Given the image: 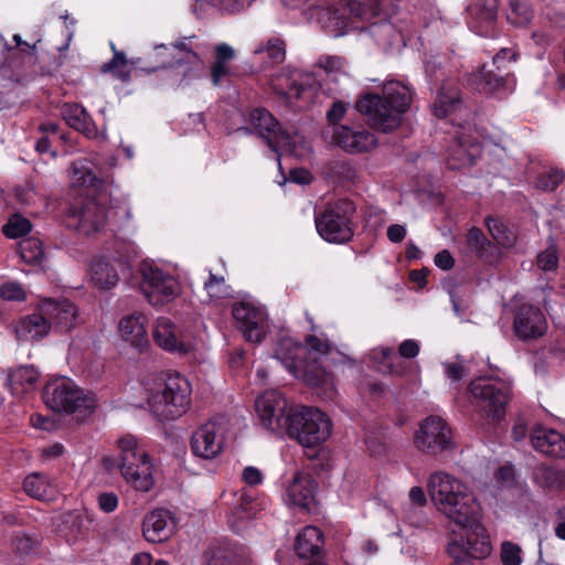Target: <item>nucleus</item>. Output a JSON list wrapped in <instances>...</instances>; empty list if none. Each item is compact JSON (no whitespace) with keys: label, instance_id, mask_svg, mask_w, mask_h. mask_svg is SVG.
I'll return each instance as SVG.
<instances>
[{"label":"nucleus","instance_id":"nucleus-24","mask_svg":"<svg viewBox=\"0 0 565 565\" xmlns=\"http://www.w3.org/2000/svg\"><path fill=\"white\" fill-rule=\"evenodd\" d=\"M469 85L483 95H493L512 90L513 78L509 75L493 73V71L481 70L470 75Z\"/></svg>","mask_w":565,"mask_h":565},{"label":"nucleus","instance_id":"nucleus-31","mask_svg":"<svg viewBox=\"0 0 565 565\" xmlns=\"http://www.w3.org/2000/svg\"><path fill=\"white\" fill-rule=\"evenodd\" d=\"M323 546V534L317 526H305L297 535L295 551L300 558L318 555Z\"/></svg>","mask_w":565,"mask_h":565},{"label":"nucleus","instance_id":"nucleus-61","mask_svg":"<svg viewBox=\"0 0 565 565\" xmlns=\"http://www.w3.org/2000/svg\"><path fill=\"white\" fill-rule=\"evenodd\" d=\"M443 366L447 379L452 382H459L467 375V370L460 362H445Z\"/></svg>","mask_w":565,"mask_h":565},{"label":"nucleus","instance_id":"nucleus-23","mask_svg":"<svg viewBox=\"0 0 565 565\" xmlns=\"http://www.w3.org/2000/svg\"><path fill=\"white\" fill-rule=\"evenodd\" d=\"M20 342H34L44 339L51 331V323L38 308L36 311L19 318L12 326Z\"/></svg>","mask_w":565,"mask_h":565},{"label":"nucleus","instance_id":"nucleus-60","mask_svg":"<svg viewBox=\"0 0 565 565\" xmlns=\"http://www.w3.org/2000/svg\"><path fill=\"white\" fill-rule=\"evenodd\" d=\"M470 10H475L477 13H486V22L491 19H497L498 15V0H473L469 4Z\"/></svg>","mask_w":565,"mask_h":565},{"label":"nucleus","instance_id":"nucleus-2","mask_svg":"<svg viewBox=\"0 0 565 565\" xmlns=\"http://www.w3.org/2000/svg\"><path fill=\"white\" fill-rule=\"evenodd\" d=\"M427 492L435 509L450 523L480 529L481 504L463 480L443 470L435 471L428 477Z\"/></svg>","mask_w":565,"mask_h":565},{"label":"nucleus","instance_id":"nucleus-12","mask_svg":"<svg viewBox=\"0 0 565 565\" xmlns=\"http://www.w3.org/2000/svg\"><path fill=\"white\" fill-rule=\"evenodd\" d=\"M296 408L276 390L264 392L255 401V411L262 426L276 434L287 431Z\"/></svg>","mask_w":565,"mask_h":565},{"label":"nucleus","instance_id":"nucleus-50","mask_svg":"<svg viewBox=\"0 0 565 565\" xmlns=\"http://www.w3.org/2000/svg\"><path fill=\"white\" fill-rule=\"evenodd\" d=\"M533 17V11L526 2L520 0L510 1L508 21L515 26L526 25Z\"/></svg>","mask_w":565,"mask_h":565},{"label":"nucleus","instance_id":"nucleus-54","mask_svg":"<svg viewBox=\"0 0 565 565\" xmlns=\"http://www.w3.org/2000/svg\"><path fill=\"white\" fill-rule=\"evenodd\" d=\"M254 0H198V6L203 8L205 3L212 4L227 12H237L250 6Z\"/></svg>","mask_w":565,"mask_h":565},{"label":"nucleus","instance_id":"nucleus-6","mask_svg":"<svg viewBox=\"0 0 565 565\" xmlns=\"http://www.w3.org/2000/svg\"><path fill=\"white\" fill-rule=\"evenodd\" d=\"M117 448L118 468L124 480L136 491L152 490L156 466L146 448L131 435L121 437Z\"/></svg>","mask_w":565,"mask_h":565},{"label":"nucleus","instance_id":"nucleus-64","mask_svg":"<svg viewBox=\"0 0 565 565\" xmlns=\"http://www.w3.org/2000/svg\"><path fill=\"white\" fill-rule=\"evenodd\" d=\"M448 554L452 557V562L449 565H471L470 557L463 554L457 543L448 546Z\"/></svg>","mask_w":565,"mask_h":565},{"label":"nucleus","instance_id":"nucleus-9","mask_svg":"<svg viewBox=\"0 0 565 565\" xmlns=\"http://www.w3.org/2000/svg\"><path fill=\"white\" fill-rule=\"evenodd\" d=\"M469 392L472 402L486 417L493 423L504 417L511 393L509 382L499 377L481 376L470 382Z\"/></svg>","mask_w":565,"mask_h":565},{"label":"nucleus","instance_id":"nucleus-56","mask_svg":"<svg viewBox=\"0 0 565 565\" xmlns=\"http://www.w3.org/2000/svg\"><path fill=\"white\" fill-rule=\"evenodd\" d=\"M564 172L558 170L548 171L539 177L536 186L545 191H554L564 181Z\"/></svg>","mask_w":565,"mask_h":565},{"label":"nucleus","instance_id":"nucleus-17","mask_svg":"<svg viewBox=\"0 0 565 565\" xmlns=\"http://www.w3.org/2000/svg\"><path fill=\"white\" fill-rule=\"evenodd\" d=\"M237 328L249 342H260L268 329V318L264 308L249 302L234 305L232 310Z\"/></svg>","mask_w":565,"mask_h":565},{"label":"nucleus","instance_id":"nucleus-7","mask_svg":"<svg viewBox=\"0 0 565 565\" xmlns=\"http://www.w3.org/2000/svg\"><path fill=\"white\" fill-rule=\"evenodd\" d=\"M45 404L54 412L75 414L78 419L89 416L96 408V397L67 379H55L44 387Z\"/></svg>","mask_w":565,"mask_h":565},{"label":"nucleus","instance_id":"nucleus-20","mask_svg":"<svg viewBox=\"0 0 565 565\" xmlns=\"http://www.w3.org/2000/svg\"><path fill=\"white\" fill-rule=\"evenodd\" d=\"M547 329V322L542 310L532 305H522L514 317L515 334L522 339H536Z\"/></svg>","mask_w":565,"mask_h":565},{"label":"nucleus","instance_id":"nucleus-22","mask_svg":"<svg viewBox=\"0 0 565 565\" xmlns=\"http://www.w3.org/2000/svg\"><path fill=\"white\" fill-rule=\"evenodd\" d=\"M174 527V520L170 511L154 509L143 519L142 534L148 542L160 543L172 535Z\"/></svg>","mask_w":565,"mask_h":565},{"label":"nucleus","instance_id":"nucleus-40","mask_svg":"<svg viewBox=\"0 0 565 565\" xmlns=\"http://www.w3.org/2000/svg\"><path fill=\"white\" fill-rule=\"evenodd\" d=\"M92 281L99 288L109 289L118 282L116 268L102 258L94 259L90 265Z\"/></svg>","mask_w":565,"mask_h":565},{"label":"nucleus","instance_id":"nucleus-39","mask_svg":"<svg viewBox=\"0 0 565 565\" xmlns=\"http://www.w3.org/2000/svg\"><path fill=\"white\" fill-rule=\"evenodd\" d=\"M312 9L318 22L324 29H328L333 36H339L343 33L347 20L338 8L315 6Z\"/></svg>","mask_w":565,"mask_h":565},{"label":"nucleus","instance_id":"nucleus-53","mask_svg":"<svg viewBox=\"0 0 565 565\" xmlns=\"http://www.w3.org/2000/svg\"><path fill=\"white\" fill-rule=\"evenodd\" d=\"M500 558L503 565H521L522 550L518 544L504 541L501 544Z\"/></svg>","mask_w":565,"mask_h":565},{"label":"nucleus","instance_id":"nucleus-15","mask_svg":"<svg viewBox=\"0 0 565 565\" xmlns=\"http://www.w3.org/2000/svg\"><path fill=\"white\" fill-rule=\"evenodd\" d=\"M227 438L226 423L210 419L199 425L191 434V454L203 460L217 458L225 449Z\"/></svg>","mask_w":565,"mask_h":565},{"label":"nucleus","instance_id":"nucleus-16","mask_svg":"<svg viewBox=\"0 0 565 565\" xmlns=\"http://www.w3.org/2000/svg\"><path fill=\"white\" fill-rule=\"evenodd\" d=\"M154 343L162 350L186 355L198 349L199 341L190 331H181L169 318L159 317L153 326Z\"/></svg>","mask_w":565,"mask_h":565},{"label":"nucleus","instance_id":"nucleus-41","mask_svg":"<svg viewBox=\"0 0 565 565\" xmlns=\"http://www.w3.org/2000/svg\"><path fill=\"white\" fill-rule=\"evenodd\" d=\"M460 93L456 86H444L434 103V114L444 118L460 107Z\"/></svg>","mask_w":565,"mask_h":565},{"label":"nucleus","instance_id":"nucleus-36","mask_svg":"<svg viewBox=\"0 0 565 565\" xmlns=\"http://www.w3.org/2000/svg\"><path fill=\"white\" fill-rule=\"evenodd\" d=\"M273 89L287 100L301 99L305 97L307 89L298 82L296 73H279L270 79Z\"/></svg>","mask_w":565,"mask_h":565},{"label":"nucleus","instance_id":"nucleus-28","mask_svg":"<svg viewBox=\"0 0 565 565\" xmlns=\"http://www.w3.org/2000/svg\"><path fill=\"white\" fill-rule=\"evenodd\" d=\"M480 145L472 142L465 136L452 141L448 149L447 163L450 169H460L471 166L480 156Z\"/></svg>","mask_w":565,"mask_h":565},{"label":"nucleus","instance_id":"nucleus-27","mask_svg":"<svg viewBox=\"0 0 565 565\" xmlns=\"http://www.w3.org/2000/svg\"><path fill=\"white\" fill-rule=\"evenodd\" d=\"M316 489L311 476L298 471L286 488L287 500L290 504L308 509L315 501Z\"/></svg>","mask_w":565,"mask_h":565},{"label":"nucleus","instance_id":"nucleus-51","mask_svg":"<svg viewBox=\"0 0 565 565\" xmlns=\"http://www.w3.org/2000/svg\"><path fill=\"white\" fill-rule=\"evenodd\" d=\"M32 228L31 222L19 215H12L3 226V234L9 238H18L28 234Z\"/></svg>","mask_w":565,"mask_h":565},{"label":"nucleus","instance_id":"nucleus-19","mask_svg":"<svg viewBox=\"0 0 565 565\" xmlns=\"http://www.w3.org/2000/svg\"><path fill=\"white\" fill-rule=\"evenodd\" d=\"M38 309L44 313L51 329L70 331L76 323L77 309L67 299H44L39 302Z\"/></svg>","mask_w":565,"mask_h":565},{"label":"nucleus","instance_id":"nucleus-1","mask_svg":"<svg viewBox=\"0 0 565 565\" xmlns=\"http://www.w3.org/2000/svg\"><path fill=\"white\" fill-rule=\"evenodd\" d=\"M332 347L316 335L307 338V347L291 338L278 341L275 358L307 385L315 387L323 398H332L334 384L332 375L326 370L335 362Z\"/></svg>","mask_w":565,"mask_h":565},{"label":"nucleus","instance_id":"nucleus-59","mask_svg":"<svg viewBox=\"0 0 565 565\" xmlns=\"http://www.w3.org/2000/svg\"><path fill=\"white\" fill-rule=\"evenodd\" d=\"M0 298L8 301H23L25 291L18 282H6L0 286Z\"/></svg>","mask_w":565,"mask_h":565},{"label":"nucleus","instance_id":"nucleus-55","mask_svg":"<svg viewBox=\"0 0 565 565\" xmlns=\"http://www.w3.org/2000/svg\"><path fill=\"white\" fill-rule=\"evenodd\" d=\"M204 288L212 299H221L230 295V288L225 284L224 278L213 274H211L209 280L204 282Z\"/></svg>","mask_w":565,"mask_h":565},{"label":"nucleus","instance_id":"nucleus-14","mask_svg":"<svg viewBox=\"0 0 565 565\" xmlns=\"http://www.w3.org/2000/svg\"><path fill=\"white\" fill-rule=\"evenodd\" d=\"M414 445L419 451L434 456L456 447L451 428L443 417L436 415L419 423L414 434Z\"/></svg>","mask_w":565,"mask_h":565},{"label":"nucleus","instance_id":"nucleus-8","mask_svg":"<svg viewBox=\"0 0 565 565\" xmlns=\"http://www.w3.org/2000/svg\"><path fill=\"white\" fill-rule=\"evenodd\" d=\"M252 125L259 137L275 151L278 163L282 152L302 157L308 150L305 139L297 132L280 127L276 118L265 109H256L252 115Z\"/></svg>","mask_w":565,"mask_h":565},{"label":"nucleus","instance_id":"nucleus-11","mask_svg":"<svg viewBox=\"0 0 565 565\" xmlns=\"http://www.w3.org/2000/svg\"><path fill=\"white\" fill-rule=\"evenodd\" d=\"M286 433L303 447H318L331 436V420L318 408L297 406Z\"/></svg>","mask_w":565,"mask_h":565},{"label":"nucleus","instance_id":"nucleus-62","mask_svg":"<svg viewBox=\"0 0 565 565\" xmlns=\"http://www.w3.org/2000/svg\"><path fill=\"white\" fill-rule=\"evenodd\" d=\"M518 53L512 49H501L492 60L493 66L497 67L498 71H501L505 67L507 63L515 62Z\"/></svg>","mask_w":565,"mask_h":565},{"label":"nucleus","instance_id":"nucleus-30","mask_svg":"<svg viewBox=\"0 0 565 565\" xmlns=\"http://www.w3.org/2000/svg\"><path fill=\"white\" fill-rule=\"evenodd\" d=\"M61 115L66 124L85 135L87 138H97L98 130L86 109L78 104H64L61 108Z\"/></svg>","mask_w":565,"mask_h":565},{"label":"nucleus","instance_id":"nucleus-18","mask_svg":"<svg viewBox=\"0 0 565 565\" xmlns=\"http://www.w3.org/2000/svg\"><path fill=\"white\" fill-rule=\"evenodd\" d=\"M204 45L195 38H184L177 41L171 46L172 60L168 62L170 67H182L186 65L183 72V81H190L200 76L201 71L204 68V63L200 57L204 53Z\"/></svg>","mask_w":565,"mask_h":565},{"label":"nucleus","instance_id":"nucleus-48","mask_svg":"<svg viewBox=\"0 0 565 565\" xmlns=\"http://www.w3.org/2000/svg\"><path fill=\"white\" fill-rule=\"evenodd\" d=\"M102 72L111 73L114 77L122 82L128 81L130 77V68L125 53L115 51L113 58L109 62L103 64Z\"/></svg>","mask_w":565,"mask_h":565},{"label":"nucleus","instance_id":"nucleus-37","mask_svg":"<svg viewBox=\"0 0 565 565\" xmlns=\"http://www.w3.org/2000/svg\"><path fill=\"white\" fill-rule=\"evenodd\" d=\"M475 534V537L467 539L466 544L461 547L463 554L470 558L481 559L489 556L492 552V545L489 536L486 534V529L480 523V529L477 527H463Z\"/></svg>","mask_w":565,"mask_h":565},{"label":"nucleus","instance_id":"nucleus-57","mask_svg":"<svg viewBox=\"0 0 565 565\" xmlns=\"http://www.w3.org/2000/svg\"><path fill=\"white\" fill-rule=\"evenodd\" d=\"M536 265L543 271H553L558 265V255L555 247L550 246L536 257Z\"/></svg>","mask_w":565,"mask_h":565},{"label":"nucleus","instance_id":"nucleus-45","mask_svg":"<svg viewBox=\"0 0 565 565\" xmlns=\"http://www.w3.org/2000/svg\"><path fill=\"white\" fill-rule=\"evenodd\" d=\"M468 26L469 29L480 36H494L497 34V19L486 20V13H477L468 7Z\"/></svg>","mask_w":565,"mask_h":565},{"label":"nucleus","instance_id":"nucleus-52","mask_svg":"<svg viewBox=\"0 0 565 565\" xmlns=\"http://www.w3.org/2000/svg\"><path fill=\"white\" fill-rule=\"evenodd\" d=\"M318 65L333 81H338L339 77L347 75L345 62L339 56H322L319 58Z\"/></svg>","mask_w":565,"mask_h":565},{"label":"nucleus","instance_id":"nucleus-49","mask_svg":"<svg viewBox=\"0 0 565 565\" xmlns=\"http://www.w3.org/2000/svg\"><path fill=\"white\" fill-rule=\"evenodd\" d=\"M255 54H264L273 64L281 63L286 55L285 43L278 38H270L255 50Z\"/></svg>","mask_w":565,"mask_h":565},{"label":"nucleus","instance_id":"nucleus-3","mask_svg":"<svg viewBox=\"0 0 565 565\" xmlns=\"http://www.w3.org/2000/svg\"><path fill=\"white\" fill-rule=\"evenodd\" d=\"M414 97L413 88L401 81L383 83L382 94H363L355 104L359 113L377 130L388 132L401 126Z\"/></svg>","mask_w":565,"mask_h":565},{"label":"nucleus","instance_id":"nucleus-63","mask_svg":"<svg viewBox=\"0 0 565 565\" xmlns=\"http://www.w3.org/2000/svg\"><path fill=\"white\" fill-rule=\"evenodd\" d=\"M242 479L248 486H258L263 482L262 471L253 466H247L242 471Z\"/></svg>","mask_w":565,"mask_h":565},{"label":"nucleus","instance_id":"nucleus-26","mask_svg":"<svg viewBox=\"0 0 565 565\" xmlns=\"http://www.w3.org/2000/svg\"><path fill=\"white\" fill-rule=\"evenodd\" d=\"M333 136L339 147L349 152L369 151L376 143L374 135L370 131L353 129L348 126L335 128Z\"/></svg>","mask_w":565,"mask_h":565},{"label":"nucleus","instance_id":"nucleus-44","mask_svg":"<svg viewBox=\"0 0 565 565\" xmlns=\"http://www.w3.org/2000/svg\"><path fill=\"white\" fill-rule=\"evenodd\" d=\"M21 258L30 265H41L44 259L42 242L36 237H28L19 243Z\"/></svg>","mask_w":565,"mask_h":565},{"label":"nucleus","instance_id":"nucleus-21","mask_svg":"<svg viewBox=\"0 0 565 565\" xmlns=\"http://www.w3.org/2000/svg\"><path fill=\"white\" fill-rule=\"evenodd\" d=\"M147 321L143 313L134 312L122 317L118 323L120 339L139 352L149 347Z\"/></svg>","mask_w":565,"mask_h":565},{"label":"nucleus","instance_id":"nucleus-4","mask_svg":"<svg viewBox=\"0 0 565 565\" xmlns=\"http://www.w3.org/2000/svg\"><path fill=\"white\" fill-rule=\"evenodd\" d=\"M143 388L146 404L159 420L178 419L191 407L192 386L179 373L149 376Z\"/></svg>","mask_w":565,"mask_h":565},{"label":"nucleus","instance_id":"nucleus-42","mask_svg":"<svg viewBox=\"0 0 565 565\" xmlns=\"http://www.w3.org/2000/svg\"><path fill=\"white\" fill-rule=\"evenodd\" d=\"M371 34L375 41L384 47L404 43L402 34L390 21L386 20L373 24L371 28Z\"/></svg>","mask_w":565,"mask_h":565},{"label":"nucleus","instance_id":"nucleus-47","mask_svg":"<svg viewBox=\"0 0 565 565\" xmlns=\"http://www.w3.org/2000/svg\"><path fill=\"white\" fill-rule=\"evenodd\" d=\"M487 226L493 239L502 247H511L516 236L514 232L508 227L502 221L497 218H488Z\"/></svg>","mask_w":565,"mask_h":565},{"label":"nucleus","instance_id":"nucleus-46","mask_svg":"<svg viewBox=\"0 0 565 565\" xmlns=\"http://www.w3.org/2000/svg\"><path fill=\"white\" fill-rule=\"evenodd\" d=\"M536 482L550 490H558L564 484V473L548 466H541L535 470Z\"/></svg>","mask_w":565,"mask_h":565},{"label":"nucleus","instance_id":"nucleus-29","mask_svg":"<svg viewBox=\"0 0 565 565\" xmlns=\"http://www.w3.org/2000/svg\"><path fill=\"white\" fill-rule=\"evenodd\" d=\"M71 183L75 188H85L89 194L106 193V184L104 180L97 178L92 169L90 162L87 159H78L72 163Z\"/></svg>","mask_w":565,"mask_h":565},{"label":"nucleus","instance_id":"nucleus-25","mask_svg":"<svg viewBox=\"0 0 565 565\" xmlns=\"http://www.w3.org/2000/svg\"><path fill=\"white\" fill-rule=\"evenodd\" d=\"M531 444L540 452L554 457L565 458V436L559 431L537 425L531 433Z\"/></svg>","mask_w":565,"mask_h":565},{"label":"nucleus","instance_id":"nucleus-33","mask_svg":"<svg viewBox=\"0 0 565 565\" xmlns=\"http://www.w3.org/2000/svg\"><path fill=\"white\" fill-rule=\"evenodd\" d=\"M40 373L31 365L20 366L13 370L7 379L12 395L22 396L34 391Z\"/></svg>","mask_w":565,"mask_h":565},{"label":"nucleus","instance_id":"nucleus-13","mask_svg":"<svg viewBox=\"0 0 565 565\" xmlns=\"http://www.w3.org/2000/svg\"><path fill=\"white\" fill-rule=\"evenodd\" d=\"M140 289L152 306L171 302L180 294V284L173 275L159 266L143 263L140 267Z\"/></svg>","mask_w":565,"mask_h":565},{"label":"nucleus","instance_id":"nucleus-32","mask_svg":"<svg viewBox=\"0 0 565 565\" xmlns=\"http://www.w3.org/2000/svg\"><path fill=\"white\" fill-rule=\"evenodd\" d=\"M254 514L253 497L242 490L235 494L234 508L228 514V523L233 531L242 532Z\"/></svg>","mask_w":565,"mask_h":565},{"label":"nucleus","instance_id":"nucleus-35","mask_svg":"<svg viewBox=\"0 0 565 565\" xmlns=\"http://www.w3.org/2000/svg\"><path fill=\"white\" fill-rule=\"evenodd\" d=\"M370 358L381 373L402 376L406 372V366L397 360L392 348H375Z\"/></svg>","mask_w":565,"mask_h":565},{"label":"nucleus","instance_id":"nucleus-34","mask_svg":"<svg viewBox=\"0 0 565 565\" xmlns=\"http://www.w3.org/2000/svg\"><path fill=\"white\" fill-rule=\"evenodd\" d=\"M23 490L32 498L52 501L57 495V489L54 482L45 475L33 472L25 477Z\"/></svg>","mask_w":565,"mask_h":565},{"label":"nucleus","instance_id":"nucleus-43","mask_svg":"<svg viewBox=\"0 0 565 565\" xmlns=\"http://www.w3.org/2000/svg\"><path fill=\"white\" fill-rule=\"evenodd\" d=\"M348 8L355 18L370 21L381 14L383 0H348Z\"/></svg>","mask_w":565,"mask_h":565},{"label":"nucleus","instance_id":"nucleus-38","mask_svg":"<svg viewBox=\"0 0 565 565\" xmlns=\"http://www.w3.org/2000/svg\"><path fill=\"white\" fill-rule=\"evenodd\" d=\"M215 60L211 66V78L214 86L220 85L223 78L230 75L228 63L236 56L235 50L227 43L214 46Z\"/></svg>","mask_w":565,"mask_h":565},{"label":"nucleus","instance_id":"nucleus-10","mask_svg":"<svg viewBox=\"0 0 565 565\" xmlns=\"http://www.w3.org/2000/svg\"><path fill=\"white\" fill-rule=\"evenodd\" d=\"M354 212V203L348 199L327 204L315 218L318 234L329 243L341 244L350 241L353 236Z\"/></svg>","mask_w":565,"mask_h":565},{"label":"nucleus","instance_id":"nucleus-58","mask_svg":"<svg viewBox=\"0 0 565 565\" xmlns=\"http://www.w3.org/2000/svg\"><path fill=\"white\" fill-rule=\"evenodd\" d=\"M467 243L471 252L478 256H481L484 253L486 247L489 244L482 231L477 227H472L468 232Z\"/></svg>","mask_w":565,"mask_h":565},{"label":"nucleus","instance_id":"nucleus-5","mask_svg":"<svg viewBox=\"0 0 565 565\" xmlns=\"http://www.w3.org/2000/svg\"><path fill=\"white\" fill-rule=\"evenodd\" d=\"M98 198L88 199L79 209L71 211L74 225L85 234L109 228L111 232L135 233L131 210L127 205H118L108 209L106 206V193L97 194Z\"/></svg>","mask_w":565,"mask_h":565}]
</instances>
